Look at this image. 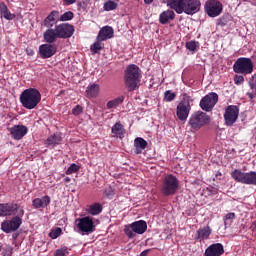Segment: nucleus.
<instances>
[{
	"instance_id": "1",
	"label": "nucleus",
	"mask_w": 256,
	"mask_h": 256,
	"mask_svg": "<svg viewBox=\"0 0 256 256\" xmlns=\"http://www.w3.org/2000/svg\"><path fill=\"white\" fill-rule=\"evenodd\" d=\"M166 3L178 15H195L201 11V0H166Z\"/></svg>"
},
{
	"instance_id": "2",
	"label": "nucleus",
	"mask_w": 256,
	"mask_h": 256,
	"mask_svg": "<svg viewBox=\"0 0 256 256\" xmlns=\"http://www.w3.org/2000/svg\"><path fill=\"white\" fill-rule=\"evenodd\" d=\"M124 81L129 92L139 89L141 83V69L135 64L127 66L124 72Z\"/></svg>"
},
{
	"instance_id": "3",
	"label": "nucleus",
	"mask_w": 256,
	"mask_h": 256,
	"mask_svg": "<svg viewBox=\"0 0 256 256\" xmlns=\"http://www.w3.org/2000/svg\"><path fill=\"white\" fill-rule=\"evenodd\" d=\"M20 103L25 109H35L41 103V92L36 88H28L20 95Z\"/></svg>"
},
{
	"instance_id": "4",
	"label": "nucleus",
	"mask_w": 256,
	"mask_h": 256,
	"mask_svg": "<svg viewBox=\"0 0 256 256\" xmlns=\"http://www.w3.org/2000/svg\"><path fill=\"white\" fill-rule=\"evenodd\" d=\"M179 191V179L173 174L167 175L160 186V192L164 197H171Z\"/></svg>"
},
{
	"instance_id": "5",
	"label": "nucleus",
	"mask_w": 256,
	"mask_h": 256,
	"mask_svg": "<svg viewBox=\"0 0 256 256\" xmlns=\"http://www.w3.org/2000/svg\"><path fill=\"white\" fill-rule=\"evenodd\" d=\"M17 213V216L12 217L10 220H4L1 223V230L4 233H14V231H17L23 224V219L21 217L25 215V210L20 208Z\"/></svg>"
},
{
	"instance_id": "6",
	"label": "nucleus",
	"mask_w": 256,
	"mask_h": 256,
	"mask_svg": "<svg viewBox=\"0 0 256 256\" xmlns=\"http://www.w3.org/2000/svg\"><path fill=\"white\" fill-rule=\"evenodd\" d=\"M253 69L254 65L251 58L240 57L233 64V71L238 75H251Z\"/></svg>"
},
{
	"instance_id": "7",
	"label": "nucleus",
	"mask_w": 256,
	"mask_h": 256,
	"mask_svg": "<svg viewBox=\"0 0 256 256\" xmlns=\"http://www.w3.org/2000/svg\"><path fill=\"white\" fill-rule=\"evenodd\" d=\"M211 121V118L207 113L197 111L191 114L188 125L191 127V129H194V131H199L201 127H205V125H209Z\"/></svg>"
},
{
	"instance_id": "8",
	"label": "nucleus",
	"mask_w": 256,
	"mask_h": 256,
	"mask_svg": "<svg viewBox=\"0 0 256 256\" xmlns=\"http://www.w3.org/2000/svg\"><path fill=\"white\" fill-rule=\"evenodd\" d=\"M232 179L236 183H242V185H256V172H243L239 169H235L230 173Z\"/></svg>"
},
{
	"instance_id": "9",
	"label": "nucleus",
	"mask_w": 256,
	"mask_h": 256,
	"mask_svg": "<svg viewBox=\"0 0 256 256\" xmlns=\"http://www.w3.org/2000/svg\"><path fill=\"white\" fill-rule=\"evenodd\" d=\"M191 103H193V99L191 96L185 95L177 105L176 115L179 121H187V117L191 113Z\"/></svg>"
},
{
	"instance_id": "10",
	"label": "nucleus",
	"mask_w": 256,
	"mask_h": 256,
	"mask_svg": "<svg viewBox=\"0 0 256 256\" xmlns=\"http://www.w3.org/2000/svg\"><path fill=\"white\" fill-rule=\"evenodd\" d=\"M218 101L219 95L215 92H210L200 100V108L206 112L213 111Z\"/></svg>"
},
{
	"instance_id": "11",
	"label": "nucleus",
	"mask_w": 256,
	"mask_h": 256,
	"mask_svg": "<svg viewBox=\"0 0 256 256\" xmlns=\"http://www.w3.org/2000/svg\"><path fill=\"white\" fill-rule=\"evenodd\" d=\"M208 17H219L223 12V4L219 0H209L204 6Z\"/></svg>"
},
{
	"instance_id": "12",
	"label": "nucleus",
	"mask_w": 256,
	"mask_h": 256,
	"mask_svg": "<svg viewBox=\"0 0 256 256\" xmlns=\"http://www.w3.org/2000/svg\"><path fill=\"white\" fill-rule=\"evenodd\" d=\"M239 119V107L235 105H230L225 109L224 121L227 127H233V124Z\"/></svg>"
},
{
	"instance_id": "13",
	"label": "nucleus",
	"mask_w": 256,
	"mask_h": 256,
	"mask_svg": "<svg viewBox=\"0 0 256 256\" xmlns=\"http://www.w3.org/2000/svg\"><path fill=\"white\" fill-rule=\"evenodd\" d=\"M22 209L17 203H0V217H11L17 215V212Z\"/></svg>"
},
{
	"instance_id": "14",
	"label": "nucleus",
	"mask_w": 256,
	"mask_h": 256,
	"mask_svg": "<svg viewBox=\"0 0 256 256\" xmlns=\"http://www.w3.org/2000/svg\"><path fill=\"white\" fill-rule=\"evenodd\" d=\"M58 39H69L73 37L75 33V28L69 23H62L55 26Z\"/></svg>"
},
{
	"instance_id": "15",
	"label": "nucleus",
	"mask_w": 256,
	"mask_h": 256,
	"mask_svg": "<svg viewBox=\"0 0 256 256\" xmlns=\"http://www.w3.org/2000/svg\"><path fill=\"white\" fill-rule=\"evenodd\" d=\"M77 227L82 233H94L95 231V223L93 222V218L89 216L79 218Z\"/></svg>"
},
{
	"instance_id": "16",
	"label": "nucleus",
	"mask_w": 256,
	"mask_h": 256,
	"mask_svg": "<svg viewBox=\"0 0 256 256\" xmlns=\"http://www.w3.org/2000/svg\"><path fill=\"white\" fill-rule=\"evenodd\" d=\"M9 132L12 139H15V141H21V139L29 133V128L25 125H15L9 128Z\"/></svg>"
},
{
	"instance_id": "17",
	"label": "nucleus",
	"mask_w": 256,
	"mask_h": 256,
	"mask_svg": "<svg viewBox=\"0 0 256 256\" xmlns=\"http://www.w3.org/2000/svg\"><path fill=\"white\" fill-rule=\"evenodd\" d=\"M57 53V46L53 44H42L39 47V54L42 59H49Z\"/></svg>"
},
{
	"instance_id": "18",
	"label": "nucleus",
	"mask_w": 256,
	"mask_h": 256,
	"mask_svg": "<svg viewBox=\"0 0 256 256\" xmlns=\"http://www.w3.org/2000/svg\"><path fill=\"white\" fill-rule=\"evenodd\" d=\"M225 253V247L221 243H214L208 246L204 252V256H221Z\"/></svg>"
},
{
	"instance_id": "19",
	"label": "nucleus",
	"mask_w": 256,
	"mask_h": 256,
	"mask_svg": "<svg viewBox=\"0 0 256 256\" xmlns=\"http://www.w3.org/2000/svg\"><path fill=\"white\" fill-rule=\"evenodd\" d=\"M212 233H213V230L211 229V226H209V224H208L207 226L199 228L196 231L194 240L199 241V243H201V241H207V239H209V237H211Z\"/></svg>"
},
{
	"instance_id": "20",
	"label": "nucleus",
	"mask_w": 256,
	"mask_h": 256,
	"mask_svg": "<svg viewBox=\"0 0 256 256\" xmlns=\"http://www.w3.org/2000/svg\"><path fill=\"white\" fill-rule=\"evenodd\" d=\"M51 205V197L42 196L41 198H35L32 201V207L34 209H45V207H49Z\"/></svg>"
},
{
	"instance_id": "21",
	"label": "nucleus",
	"mask_w": 256,
	"mask_h": 256,
	"mask_svg": "<svg viewBox=\"0 0 256 256\" xmlns=\"http://www.w3.org/2000/svg\"><path fill=\"white\" fill-rule=\"evenodd\" d=\"M115 31L111 26H104L98 33L97 40L98 41H107V39H113V35Z\"/></svg>"
},
{
	"instance_id": "22",
	"label": "nucleus",
	"mask_w": 256,
	"mask_h": 256,
	"mask_svg": "<svg viewBox=\"0 0 256 256\" xmlns=\"http://www.w3.org/2000/svg\"><path fill=\"white\" fill-rule=\"evenodd\" d=\"M174 20H175V11H173V9L171 8L168 10H164L159 15V23L161 25H167L169 21H174Z\"/></svg>"
},
{
	"instance_id": "23",
	"label": "nucleus",
	"mask_w": 256,
	"mask_h": 256,
	"mask_svg": "<svg viewBox=\"0 0 256 256\" xmlns=\"http://www.w3.org/2000/svg\"><path fill=\"white\" fill-rule=\"evenodd\" d=\"M43 39L45 43L52 44L59 39V35H57V29L56 28H48L44 33H43Z\"/></svg>"
},
{
	"instance_id": "24",
	"label": "nucleus",
	"mask_w": 256,
	"mask_h": 256,
	"mask_svg": "<svg viewBox=\"0 0 256 256\" xmlns=\"http://www.w3.org/2000/svg\"><path fill=\"white\" fill-rule=\"evenodd\" d=\"M61 141H63L61 133H54L45 140L44 144L46 147H57V145H61Z\"/></svg>"
},
{
	"instance_id": "25",
	"label": "nucleus",
	"mask_w": 256,
	"mask_h": 256,
	"mask_svg": "<svg viewBox=\"0 0 256 256\" xmlns=\"http://www.w3.org/2000/svg\"><path fill=\"white\" fill-rule=\"evenodd\" d=\"M111 133L115 139H123L125 137V126L121 122H116L111 128Z\"/></svg>"
},
{
	"instance_id": "26",
	"label": "nucleus",
	"mask_w": 256,
	"mask_h": 256,
	"mask_svg": "<svg viewBox=\"0 0 256 256\" xmlns=\"http://www.w3.org/2000/svg\"><path fill=\"white\" fill-rule=\"evenodd\" d=\"M57 17H59V12L52 11L43 21L44 27H47L48 29H52V27H55L57 25Z\"/></svg>"
},
{
	"instance_id": "27",
	"label": "nucleus",
	"mask_w": 256,
	"mask_h": 256,
	"mask_svg": "<svg viewBox=\"0 0 256 256\" xmlns=\"http://www.w3.org/2000/svg\"><path fill=\"white\" fill-rule=\"evenodd\" d=\"M147 145H149L148 142H146L145 139L142 137H137L134 140V147H135V154L136 155H141L145 149H147Z\"/></svg>"
},
{
	"instance_id": "28",
	"label": "nucleus",
	"mask_w": 256,
	"mask_h": 256,
	"mask_svg": "<svg viewBox=\"0 0 256 256\" xmlns=\"http://www.w3.org/2000/svg\"><path fill=\"white\" fill-rule=\"evenodd\" d=\"M131 229L134 233H137V235H143V233L147 231V222L144 220L135 221L131 224Z\"/></svg>"
},
{
	"instance_id": "29",
	"label": "nucleus",
	"mask_w": 256,
	"mask_h": 256,
	"mask_svg": "<svg viewBox=\"0 0 256 256\" xmlns=\"http://www.w3.org/2000/svg\"><path fill=\"white\" fill-rule=\"evenodd\" d=\"M0 15L1 17H4L6 21H13L15 19V14L11 13L9 11V8L7 7V4L5 2H0Z\"/></svg>"
},
{
	"instance_id": "30",
	"label": "nucleus",
	"mask_w": 256,
	"mask_h": 256,
	"mask_svg": "<svg viewBox=\"0 0 256 256\" xmlns=\"http://www.w3.org/2000/svg\"><path fill=\"white\" fill-rule=\"evenodd\" d=\"M248 86L251 91L246 93L247 97L250 100L256 99V73L249 78Z\"/></svg>"
},
{
	"instance_id": "31",
	"label": "nucleus",
	"mask_w": 256,
	"mask_h": 256,
	"mask_svg": "<svg viewBox=\"0 0 256 256\" xmlns=\"http://www.w3.org/2000/svg\"><path fill=\"white\" fill-rule=\"evenodd\" d=\"M125 101V96H118L117 98L110 100L107 102L106 107L107 109H115L119 107Z\"/></svg>"
},
{
	"instance_id": "32",
	"label": "nucleus",
	"mask_w": 256,
	"mask_h": 256,
	"mask_svg": "<svg viewBox=\"0 0 256 256\" xmlns=\"http://www.w3.org/2000/svg\"><path fill=\"white\" fill-rule=\"evenodd\" d=\"M103 211V206L100 203H94L87 209L89 215H99Z\"/></svg>"
},
{
	"instance_id": "33",
	"label": "nucleus",
	"mask_w": 256,
	"mask_h": 256,
	"mask_svg": "<svg viewBox=\"0 0 256 256\" xmlns=\"http://www.w3.org/2000/svg\"><path fill=\"white\" fill-rule=\"evenodd\" d=\"M86 93L88 97H97L99 95V85L98 84H92L87 87Z\"/></svg>"
},
{
	"instance_id": "34",
	"label": "nucleus",
	"mask_w": 256,
	"mask_h": 256,
	"mask_svg": "<svg viewBox=\"0 0 256 256\" xmlns=\"http://www.w3.org/2000/svg\"><path fill=\"white\" fill-rule=\"evenodd\" d=\"M103 40H98L96 38V41L90 46L91 53L93 55H96V53H99V51H102L104 45L101 43Z\"/></svg>"
},
{
	"instance_id": "35",
	"label": "nucleus",
	"mask_w": 256,
	"mask_h": 256,
	"mask_svg": "<svg viewBox=\"0 0 256 256\" xmlns=\"http://www.w3.org/2000/svg\"><path fill=\"white\" fill-rule=\"evenodd\" d=\"M118 4L113 0H108L104 3V11H115L117 9Z\"/></svg>"
},
{
	"instance_id": "36",
	"label": "nucleus",
	"mask_w": 256,
	"mask_h": 256,
	"mask_svg": "<svg viewBox=\"0 0 256 256\" xmlns=\"http://www.w3.org/2000/svg\"><path fill=\"white\" fill-rule=\"evenodd\" d=\"M177 97V94L175 92H171V90H167L164 93V101L167 103H171V101H175V98Z\"/></svg>"
},
{
	"instance_id": "37",
	"label": "nucleus",
	"mask_w": 256,
	"mask_h": 256,
	"mask_svg": "<svg viewBox=\"0 0 256 256\" xmlns=\"http://www.w3.org/2000/svg\"><path fill=\"white\" fill-rule=\"evenodd\" d=\"M197 47H199V42L195 40L186 42V49H188V51H192L193 53H195V51H197Z\"/></svg>"
},
{
	"instance_id": "38",
	"label": "nucleus",
	"mask_w": 256,
	"mask_h": 256,
	"mask_svg": "<svg viewBox=\"0 0 256 256\" xmlns=\"http://www.w3.org/2000/svg\"><path fill=\"white\" fill-rule=\"evenodd\" d=\"M62 233L63 230L59 227H56L55 229L51 230V232L49 233V237L51 239H57L58 237L61 236Z\"/></svg>"
},
{
	"instance_id": "39",
	"label": "nucleus",
	"mask_w": 256,
	"mask_h": 256,
	"mask_svg": "<svg viewBox=\"0 0 256 256\" xmlns=\"http://www.w3.org/2000/svg\"><path fill=\"white\" fill-rule=\"evenodd\" d=\"M66 255H69V250L67 246H63L62 248H59L54 252V256H66Z\"/></svg>"
},
{
	"instance_id": "40",
	"label": "nucleus",
	"mask_w": 256,
	"mask_h": 256,
	"mask_svg": "<svg viewBox=\"0 0 256 256\" xmlns=\"http://www.w3.org/2000/svg\"><path fill=\"white\" fill-rule=\"evenodd\" d=\"M81 167L79 165L73 163L70 165V167L66 170V175H73V173H77Z\"/></svg>"
},
{
	"instance_id": "41",
	"label": "nucleus",
	"mask_w": 256,
	"mask_h": 256,
	"mask_svg": "<svg viewBox=\"0 0 256 256\" xmlns=\"http://www.w3.org/2000/svg\"><path fill=\"white\" fill-rule=\"evenodd\" d=\"M124 233L127 235L129 239H133L135 237V231H133V228H131V224L128 226H125Z\"/></svg>"
},
{
	"instance_id": "42",
	"label": "nucleus",
	"mask_w": 256,
	"mask_h": 256,
	"mask_svg": "<svg viewBox=\"0 0 256 256\" xmlns=\"http://www.w3.org/2000/svg\"><path fill=\"white\" fill-rule=\"evenodd\" d=\"M73 17H75L73 12L68 11L60 16V21H71V19H73Z\"/></svg>"
},
{
	"instance_id": "43",
	"label": "nucleus",
	"mask_w": 256,
	"mask_h": 256,
	"mask_svg": "<svg viewBox=\"0 0 256 256\" xmlns=\"http://www.w3.org/2000/svg\"><path fill=\"white\" fill-rule=\"evenodd\" d=\"M104 195L108 199L113 198V196L115 195V189L113 187H111V186H109L108 188H105Z\"/></svg>"
},
{
	"instance_id": "44",
	"label": "nucleus",
	"mask_w": 256,
	"mask_h": 256,
	"mask_svg": "<svg viewBox=\"0 0 256 256\" xmlns=\"http://www.w3.org/2000/svg\"><path fill=\"white\" fill-rule=\"evenodd\" d=\"M81 113H83V106H81V105H76L72 109V115H75V117L81 115Z\"/></svg>"
},
{
	"instance_id": "45",
	"label": "nucleus",
	"mask_w": 256,
	"mask_h": 256,
	"mask_svg": "<svg viewBox=\"0 0 256 256\" xmlns=\"http://www.w3.org/2000/svg\"><path fill=\"white\" fill-rule=\"evenodd\" d=\"M245 82V78L241 75H235L234 76V83L235 85H241Z\"/></svg>"
},
{
	"instance_id": "46",
	"label": "nucleus",
	"mask_w": 256,
	"mask_h": 256,
	"mask_svg": "<svg viewBox=\"0 0 256 256\" xmlns=\"http://www.w3.org/2000/svg\"><path fill=\"white\" fill-rule=\"evenodd\" d=\"M225 219L230 220V221L235 219V213L230 212V213L226 214Z\"/></svg>"
},
{
	"instance_id": "47",
	"label": "nucleus",
	"mask_w": 256,
	"mask_h": 256,
	"mask_svg": "<svg viewBox=\"0 0 256 256\" xmlns=\"http://www.w3.org/2000/svg\"><path fill=\"white\" fill-rule=\"evenodd\" d=\"M64 5H73L77 0H63Z\"/></svg>"
},
{
	"instance_id": "48",
	"label": "nucleus",
	"mask_w": 256,
	"mask_h": 256,
	"mask_svg": "<svg viewBox=\"0 0 256 256\" xmlns=\"http://www.w3.org/2000/svg\"><path fill=\"white\" fill-rule=\"evenodd\" d=\"M150 252H151V249H146V250L142 251L139 256H147V255H149Z\"/></svg>"
},
{
	"instance_id": "49",
	"label": "nucleus",
	"mask_w": 256,
	"mask_h": 256,
	"mask_svg": "<svg viewBox=\"0 0 256 256\" xmlns=\"http://www.w3.org/2000/svg\"><path fill=\"white\" fill-rule=\"evenodd\" d=\"M13 255V252H11V250H8L6 253H4L3 256H11Z\"/></svg>"
},
{
	"instance_id": "50",
	"label": "nucleus",
	"mask_w": 256,
	"mask_h": 256,
	"mask_svg": "<svg viewBox=\"0 0 256 256\" xmlns=\"http://www.w3.org/2000/svg\"><path fill=\"white\" fill-rule=\"evenodd\" d=\"M144 3L146 5H151V3H153V0H144Z\"/></svg>"
},
{
	"instance_id": "51",
	"label": "nucleus",
	"mask_w": 256,
	"mask_h": 256,
	"mask_svg": "<svg viewBox=\"0 0 256 256\" xmlns=\"http://www.w3.org/2000/svg\"><path fill=\"white\" fill-rule=\"evenodd\" d=\"M64 181H65V183H71V178L66 177V178L64 179Z\"/></svg>"
},
{
	"instance_id": "52",
	"label": "nucleus",
	"mask_w": 256,
	"mask_h": 256,
	"mask_svg": "<svg viewBox=\"0 0 256 256\" xmlns=\"http://www.w3.org/2000/svg\"><path fill=\"white\" fill-rule=\"evenodd\" d=\"M252 226L256 229V220L252 223Z\"/></svg>"
},
{
	"instance_id": "53",
	"label": "nucleus",
	"mask_w": 256,
	"mask_h": 256,
	"mask_svg": "<svg viewBox=\"0 0 256 256\" xmlns=\"http://www.w3.org/2000/svg\"><path fill=\"white\" fill-rule=\"evenodd\" d=\"M219 176H221V172H218V173L216 174V177H219Z\"/></svg>"
},
{
	"instance_id": "54",
	"label": "nucleus",
	"mask_w": 256,
	"mask_h": 256,
	"mask_svg": "<svg viewBox=\"0 0 256 256\" xmlns=\"http://www.w3.org/2000/svg\"><path fill=\"white\" fill-rule=\"evenodd\" d=\"M136 1H141V0H136Z\"/></svg>"
}]
</instances>
